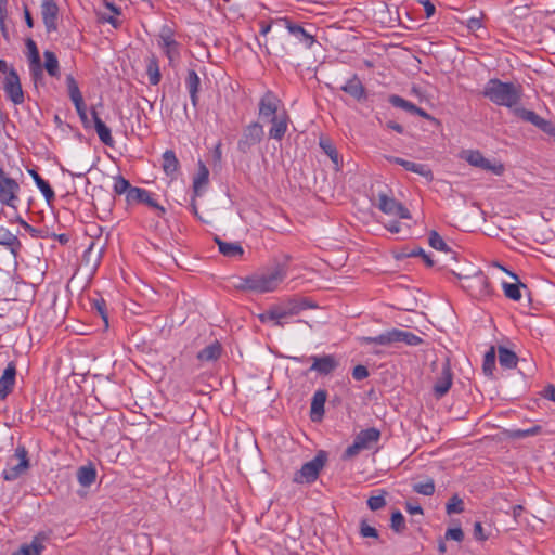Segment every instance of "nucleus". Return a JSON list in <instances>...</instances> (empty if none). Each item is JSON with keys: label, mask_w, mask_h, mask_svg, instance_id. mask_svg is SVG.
Wrapping results in <instances>:
<instances>
[{"label": "nucleus", "mask_w": 555, "mask_h": 555, "mask_svg": "<svg viewBox=\"0 0 555 555\" xmlns=\"http://www.w3.org/2000/svg\"><path fill=\"white\" fill-rule=\"evenodd\" d=\"M73 103L75 105V108L77 111V114H78L80 120L87 127L88 126V116H87V109H86V104L83 102V99H80Z\"/></svg>", "instance_id": "obj_55"}, {"label": "nucleus", "mask_w": 555, "mask_h": 555, "mask_svg": "<svg viewBox=\"0 0 555 555\" xmlns=\"http://www.w3.org/2000/svg\"><path fill=\"white\" fill-rule=\"evenodd\" d=\"M276 23L282 24L296 39H298L306 48L310 49L315 42L314 36L309 34L304 27L295 24L291 18L283 17Z\"/></svg>", "instance_id": "obj_16"}, {"label": "nucleus", "mask_w": 555, "mask_h": 555, "mask_svg": "<svg viewBox=\"0 0 555 555\" xmlns=\"http://www.w3.org/2000/svg\"><path fill=\"white\" fill-rule=\"evenodd\" d=\"M43 56H44V68L47 70V73L51 77L59 78L60 77V65H59V60H57L55 53L47 50V51H44Z\"/></svg>", "instance_id": "obj_39"}, {"label": "nucleus", "mask_w": 555, "mask_h": 555, "mask_svg": "<svg viewBox=\"0 0 555 555\" xmlns=\"http://www.w3.org/2000/svg\"><path fill=\"white\" fill-rule=\"evenodd\" d=\"M387 492L385 490L382 491L379 495H372L367 499V506L371 511H378L386 505V496Z\"/></svg>", "instance_id": "obj_52"}, {"label": "nucleus", "mask_w": 555, "mask_h": 555, "mask_svg": "<svg viewBox=\"0 0 555 555\" xmlns=\"http://www.w3.org/2000/svg\"><path fill=\"white\" fill-rule=\"evenodd\" d=\"M341 90L352 98H354L357 101H362L366 99V91L359 79L357 75H353L343 87Z\"/></svg>", "instance_id": "obj_23"}, {"label": "nucleus", "mask_w": 555, "mask_h": 555, "mask_svg": "<svg viewBox=\"0 0 555 555\" xmlns=\"http://www.w3.org/2000/svg\"><path fill=\"white\" fill-rule=\"evenodd\" d=\"M361 344L391 346L393 344L403 343L408 346H418L423 339L412 332L392 328L374 337H360Z\"/></svg>", "instance_id": "obj_3"}, {"label": "nucleus", "mask_w": 555, "mask_h": 555, "mask_svg": "<svg viewBox=\"0 0 555 555\" xmlns=\"http://www.w3.org/2000/svg\"><path fill=\"white\" fill-rule=\"evenodd\" d=\"M513 113L520 119L532 124L546 134H555V125L539 116L535 112L526 109L524 107H516Z\"/></svg>", "instance_id": "obj_13"}, {"label": "nucleus", "mask_w": 555, "mask_h": 555, "mask_svg": "<svg viewBox=\"0 0 555 555\" xmlns=\"http://www.w3.org/2000/svg\"><path fill=\"white\" fill-rule=\"evenodd\" d=\"M360 534L363 538L378 539L379 533L376 528L370 526L365 520L360 522Z\"/></svg>", "instance_id": "obj_53"}, {"label": "nucleus", "mask_w": 555, "mask_h": 555, "mask_svg": "<svg viewBox=\"0 0 555 555\" xmlns=\"http://www.w3.org/2000/svg\"><path fill=\"white\" fill-rule=\"evenodd\" d=\"M91 115L99 139L102 143L112 147L114 145V139L111 134V129L102 121L94 108L91 109Z\"/></svg>", "instance_id": "obj_24"}, {"label": "nucleus", "mask_w": 555, "mask_h": 555, "mask_svg": "<svg viewBox=\"0 0 555 555\" xmlns=\"http://www.w3.org/2000/svg\"><path fill=\"white\" fill-rule=\"evenodd\" d=\"M320 147L331 158L336 167L339 166V154L334 146L333 142L328 138H321L319 142Z\"/></svg>", "instance_id": "obj_41"}, {"label": "nucleus", "mask_w": 555, "mask_h": 555, "mask_svg": "<svg viewBox=\"0 0 555 555\" xmlns=\"http://www.w3.org/2000/svg\"><path fill=\"white\" fill-rule=\"evenodd\" d=\"M41 16L48 33L57 29L59 7L55 0H42Z\"/></svg>", "instance_id": "obj_17"}, {"label": "nucleus", "mask_w": 555, "mask_h": 555, "mask_svg": "<svg viewBox=\"0 0 555 555\" xmlns=\"http://www.w3.org/2000/svg\"><path fill=\"white\" fill-rule=\"evenodd\" d=\"M24 18H25L26 25L29 28H33L34 27V18H33L31 13L26 4L24 5Z\"/></svg>", "instance_id": "obj_61"}, {"label": "nucleus", "mask_w": 555, "mask_h": 555, "mask_svg": "<svg viewBox=\"0 0 555 555\" xmlns=\"http://www.w3.org/2000/svg\"><path fill=\"white\" fill-rule=\"evenodd\" d=\"M380 439V431L371 427L361 430L352 442L344 452L343 460H351L356 457L361 451L371 449Z\"/></svg>", "instance_id": "obj_5"}, {"label": "nucleus", "mask_w": 555, "mask_h": 555, "mask_svg": "<svg viewBox=\"0 0 555 555\" xmlns=\"http://www.w3.org/2000/svg\"><path fill=\"white\" fill-rule=\"evenodd\" d=\"M389 103L393 105L395 107L402 108L411 114L414 113L416 105L413 104L410 101H406L405 99L401 98L400 95L392 94L388 99Z\"/></svg>", "instance_id": "obj_46"}, {"label": "nucleus", "mask_w": 555, "mask_h": 555, "mask_svg": "<svg viewBox=\"0 0 555 555\" xmlns=\"http://www.w3.org/2000/svg\"><path fill=\"white\" fill-rule=\"evenodd\" d=\"M461 158L465 159L469 165L474 167L491 171L496 176H501L504 172L503 164H492L489 159L485 158L481 152L478 150H465L461 153Z\"/></svg>", "instance_id": "obj_10"}, {"label": "nucleus", "mask_w": 555, "mask_h": 555, "mask_svg": "<svg viewBox=\"0 0 555 555\" xmlns=\"http://www.w3.org/2000/svg\"><path fill=\"white\" fill-rule=\"evenodd\" d=\"M413 491L426 496L433 495L435 493V482L431 478H428L423 482L414 483Z\"/></svg>", "instance_id": "obj_47"}, {"label": "nucleus", "mask_w": 555, "mask_h": 555, "mask_svg": "<svg viewBox=\"0 0 555 555\" xmlns=\"http://www.w3.org/2000/svg\"><path fill=\"white\" fill-rule=\"evenodd\" d=\"M215 242L218 245L219 253L224 257L241 258L244 254V249L240 243L224 242L218 236L215 237Z\"/></svg>", "instance_id": "obj_26"}, {"label": "nucleus", "mask_w": 555, "mask_h": 555, "mask_svg": "<svg viewBox=\"0 0 555 555\" xmlns=\"http://www.w3.org/2000/svg\"><path fill=\"white\" fill-rule=\"evenodd\" d=\"M157 44L168 59L169 66L176 67L181 59V43L175 39L173 29L164 25L157 36Z\"/></svg>", "instance_id": "obj_4"}, {"label": "nucleus", "mask_w": 555, "mask_h": 555, "mask_svg": "<svg viewBox=\"0 0 555 555\" xmlns=\"http://www.w3.org/2000/svg\"><path fill=\"white\" fill-rule=\"evenodd\" d=\"M387 160L402 166L408 171H411V172H414V173H417V175L424 177L427 181H431L434 178L433 171L425 164L414 163V162L405 160L403 158L395 157V156H388Z\"/></svg>", "instance_id": "obj_19"}, {"label": "nucleus", "mask_w": 555, "mask_h": 555, "mask_svg": "<svg viewBox=\"0 0 555 555\" xmlns=\"http://www.w3.org/2000/svg\"><path fill=\"white\" fill-rule=\"evenodd\" d=\"M3 90L7 96L15 104H22L25 100L20 76L15 69H12L3 79Z\"/></svg>", "instance_id": "obj_12"}, {"label": "nucleus", "mask_w": 555, "mask_h": 555, "mask_svg": "<svg viewBox=\"0 0 555 555\" xmlns=\"http://www.w3.org/2000/svg\"><path fill=\"white\" fill-rule=\"evenodd\" d=\"M326 453L319 451L318 454L309 462L305 463L301 468L295 473L293 481L296 483H312L314 482L321 469L326 463Z\"/></svg>", "instance_id": "obj_6"}, {"label": "nucleus", "mask_w": 555, "mask_h": 555, "mask_svg": "<svg viewBox=\"0 0 555 555\" xmlns=\"http://www.w3.org/2000/svg\"><path fill=\"white\" fill-rule=\"evenodd\" d=\"M258 106V115L262 120H267L282 113H287L286 109L283 108L280 98L271 90L264 92V94L260 98Z\"/></svg>", "instance_id": "obj_9"}, {"label": "nucleus", "mask_w": 555, "mask_h": 555, "mask_svg": "<svg viewBox=\"0 0 555 555\" xmlns=\"http://www.w3.org/2000/svg\"><path fill=\"white\" fill-rule=\"evenodd\" d=\"M429 245L437 249V250H441V251H444L446 254H448L450 256V259L451 260H454L456 261L457 260V254L455 251H453L448 245L447 243L443 241V238L436 232V231H431L429 233Z\"/></svg>", "instance_id": "obj_36"}, {"label": "nucleus", "mask_w": 555, "mask_h": 555, "mask_svg": "<svg viewBox=\"0 0 555 555\" xmlns=\"http://www.w3.org/2000/svg\"><path fill=\"white\" fill-rule=\"evenodd\" d=\"M310 360L312 361L310 371H314L320 375H328L338 366L337 360L332 354L323 357L312 356Z\"/></svg>", "instance_id": "obj_20"}, {"label": "nucleus", "mask_w": 555, "mask_h": 555, "mask_svg": "<svg viewBox=\"0 0 555 555\" xmlns=\"http://www.w3.org/2000/svg\"><path fill=\"white\" fill-rule=\"evenodd\" d=\"M282 306L286 310V314H288L289 318L295 317L299 314L302 310L312 307V305H310L308 300L301 298L288 299L287 301L283 302Z\"/></svg>", "instance_id": "obj_34"}, {"label": "nucleus", "mask_w": 555, "mask_h": 555, "mask_svg": "<svg viewBox=\"0 0 555 555\" xmlns=\"http://www.w3.org/2000/svg\"><path fill=\"white\" fill-rule=\"evenodd\" d=\"M289 317L286 314V310L282 305L273 306L259 315V319L262 323L272 321L278 326H283V320Z\"/></svg>", "instance_id": "obj_25"}, {"label": "nucleus", "mask_w": 555, "mask_h": 555, "mask_svg": "<svg viewBox=\"0 0 555 555\" xmlns=\"http://www.w3.org/2000/svg\"><path fill=\"white\" fill-rule=\"evenodd\" d=\"M43 550V545L36 538L30 544L23 545L17 552L12 555H40Z\"/></svg>", "instance_id": "obj_43"}, {"label": "nucleus", "mask_w": 555, "mask_h": 555, "mask_svg": "<svg viewBox=\"0 0 555 555\" xmlns=\"http://www.w3.org/2000/svg\"><path fill=\"white\" fill-rule=\"evenodd\" d=\"M367 376H369V370H367L366 366L359 364V365L353 367L352 377L356 380H363Z\"/></svg>", "instance_id": "obj_57"}, {"label": "nucleus", "mask_w": 555, "mask_h": 555, "mask_svg": "<svg viewBox=\"0 0 555 555\" xmlns=\"http://www.w3.org/2000/svg\"><path fill=\"white\" fill-rule=\"evenodd\" d=\"M162 167L164 172L169 177H173L178 172L180 164L172 150L164 152Z\"/></svg>", "instance_id": "obj_32"}, {"label": "nucleus", "mask_w": 555, "mask_h": 555, "mask_svg": "<svg viewBox=\"0 0 555 555\" xmlns=\"http://www.w3.org/2000/svg\"><path fill=\"white\" fill-rule=\"evenodd\" d=\"M482 94L499 106L516 108L521 100V86L513 82H503L500 79H490L483 88Z\"/></svg>", "instance_id": "obj_2"}, {"label": "nucleus", "mask_w": 555, "mask_h": 555, "mask_svg": "<svg viewBox=\"0 0 555 555\" xmlns=\"http://www.w3.org/2000/svg\"><path fill=\"white\" fill-rule=\"evenodd\" d=\"M26 47L28 49L29 61H30V70L34 79H37L42 75V69L40 65V55L37 49V46L33 39H28L26 41Z\"/></svg>", "instance_id": "obj_27"}, {"label": "nucleus", "mask_w": 555, "mask_h": 555, "mask_svg": "<svg viewBox=\"0 0 555 555\" xmlns=\"http://www.w3.org/2000/svg\"><path fill=\"white\" fill-rule=\"evenodd\" d=\"M66 87L72 102H76L80 99H83L76 79L70 74L66 76Z\"/></svg>", "instance_id": "obj_45"}, {"label": "nucleus", "mask_w": 555, "mask_h": 555, "mask_svg": "<svg viewBox=\"0 0 555 555\" xmlns=\"http://www.w3.org/2000/svg\"><path fill=\"white\" fill-rule=\"evenodd\" d=\"M526 288V285L518 283H503L504 295L515 301H518L521 298L520 288Z\"/></svg>", "instance_id": "obj_42"}, {"label": "nucleus", "mask_w": 555, "mask_h": 555, "mask_svg": "<svg viewBox=\"0 0 555 555\" xmlns=\"http://www.w3.org/2000/svg\"><path fill=\"white\" fill-rule=\"evenodd\" d=\"M424 9H425L426 17H430L435 14L436 8L430 1L426 0L424 2Z\"/></svg>", "instance_id": "obj_62"}, {"label": "nucleus", "mask_w": 555, "mask_h": 555, "mask_svg": "<svg viewBox=\"0 0 555 555\" xmlns=\"http://www.w3.org/2000/svg\"><path fill=\"white\" fill-rule=\"evenodd\" d=\"M221 354V345L216 341L197 353V359L201 361H215Z\"/></svg>", "instance_id": "obj_40"}, {"label": "nucleus", "mask_w": 555, "mask_h": 555, "mask_svg": "<svg viewBox=\"0 0 555 555\" xmlns=\"http://www.w3.org/2000/svg\"><path fill=\"white\" fill-rule=\"evenodd\" d=\"M16 365L14 362H9L2 376L0 377V397L7 398L12 392L15 385Z\"/></svg>", "instance_id": "obj_21"}, {"label": "nucleus", "mask_w": 555, "mask_h": 555, "mask_svg": "<svg viewBox=\"0 0 555 555\" xmlns=\"http://www.w3.org/2000/svg\"><path fill=\"white\" fill-rule=\"evenodd\" d=\"M209 180V170L206 165L199 160L198 162V171L193 179V190L196 196L201 195V190L203 186L207 185Z\"/></svg>", "instance_id": "obj_35"}, {"label": "nucleus", "mask_w": 555, "mask_h": 555, "mask_svg": "<svg viewBox=\"0 0 555 555\" xmlns=\"http://www.w3.org/2000/svg\"><path fill=\"white\" fill-rule=\"evenodd\" d=\"M28 173L34 179L36 185L38 186V189L44 196L46 201L48 203H51L52 201H54L55 194H54V191L52 190V188L50 186V184L44 179H42L36 170L28 169Z\"/></svg>", "instance_id": "obj_33"}, {"label": "nucleus", "mask_w": 555, "mask_h": 555, "mask_svg": "<svg viewBox=\"0 0 555 555\" xmlns=\"http://www.w3.org/2000/svg\"><path fill=\"white\" fill-rule=\"evenodd\" d=\"M474 538L478 541H486L488 535L483 531L481 522L477 521L474 525Z\"/></svg>", "instance_id": "obj_58"}, {"label": "nucleus", "mask_w": 555, "mask_h": 555, "mask_svg": "<svg viewBox=\"0 0 555 555\" xmlns=\"http://www.w3.org/2000/svg\"><path fill=\"white\" fill-rule=\"evenodd\" d=\"M28 467L27 450L24 446H18L8 467L2 472V476L5 480L12 481L17 479Z\"/></svg>", "instance_id": "obj_7"}, {"label": "nucleus", "mask_w": 555, "mask_h": 555, "mask_svg": "<svg viewBox=\"0 0 555 555\" xmlns=\"http://www.w3.org/2000/svg\"><path fill=\"white\" fill-rule=\"evenodd\" d=\"M498 352H499V362H500L501 366H503L505 369L516 367L517 362H518V357L514 351L500 346L498 349Z\"/></svg>", "instance_id": "obj_38"}, {"label": "nucleus", "mask_w": 555, "mask_h": 555, "mask_svg": "<svg viewBox=\"0 0 555 555\" xmlns=\"http://www.w3.org/2000/svg\"><path fill=\"white\" fill-rule=\"evenodd\" d=\"M0 245L5 246L10 251L16 256L22 247L18 237L10 230L0 225Z\"/></svg>", "instance_id": "obj_28"}, {"label": "nucleus", "mask_w": 555, "mask_h": 555, "mask_svg": "<svg viewBox=\"0 0 555 555\" xmlns=\"http://www.w3.org/2000/svg\"><path fill=\"white\" fill-rule=\"evenodd\" d=\"M266 121L271 124L269 129V138L276 141L283 140L285 133L287 132L288 124L291 122L288 113L275 115Z\"/></svg>", "instance_id": "obj_18"}, {"label": "nucleus", "mask_w": 555, "mask_h": 555, "mask_svg": "<svg viewBox=\"0 0 555 555\" xmlns=\"http://www.w3.org/2000/svg\"><path fill=\"white\" fill-rule=\"evenodd\" d=\"M286 275V267L284 264L276 263L270 268L258 270L250 275L237 278V282L234 283V287L243 292H273L284 281Z\"/></svg>", "instance_id": "obj_1"}, {"label": "nucleus", "mask_w": 555, "mask_h": 555, "mask_svg": "<svg viewBox=\"0 0 555 555\" xmlns=\"http://www.w3.org/2000/svg\"><path fill=\"white\" fill-rule=\"evenodd\" d=\"M390 527L397 533H401L404 531L405 519H404L403 515L401 514V512L396 511L392 513L391 519H390Z\"/></svg>", "instance_id": "obj_50"}, {"label": "nucleus", "mask_w": 555, "mask_h": 555, "mask_svg": "<svg viewBox=\"0 0 555 555\" xmlns=\"http://www.w3.org/2000/svg\"><path fill=\"white\" fill-rule=\"evenodd\" d=\"M414 115H417V116H421L423 117L424 119H427V120H435V118L429 115L426 111H424L423 108L416 106L414 113Z\"/></svg>", "instance_id": "obj_63"}, {"label": "nucleus", "mask_w": 555, "mask_h": 555, "mask_svg": "<svg viewBox=\"0 0 555 555\" xmlns=\"http://www.w3.org/2000/svg\"><path fill=\"white\" fill-rule=\"evenodd\" d=\"M127 203L129 205L133 204H145L149 207L156 209L157 215L163 217L166 214V209L157 204L152 197L151 193L145 189L133 188L130 190V193L127 195Z\"/></svg>", "instance_id": "obj_15"}, {"label": "nucleus", "mask_w": 555, "mask_h": 555, "mask_svg": "<svg viewBox=\"0 0 555 555\" xmlns=\"http://www.w3.org/2000/svg\"><path fill=\"white\" fill-rule=\"evenodd\" d=\"M543 397L555 402V386L547 385L543 390Z\"/></svg>", "instance_id": "obj_59"}, {"label": "nucleus", "mask_w": 555, "mask_h": 555, "mask_svg": "<svg viewBox=\"0 0 555 555\" xmlns=\"http://www.w3.org/2000/svg\"><path fill=\"white\" fill-rule=\"evenodd\" d=\"M185 85L190 93L191 103L194 107L198 104V90L201 79L194 69H189L185 78Z\"/></svg>", "instance_id": "obj_30"}, {"label": "nucleus", "mask_w": 555, "mask_h": 555, "mask_svg": "<svg viewBox=\"0 0 555 555\" xmlns=\"http://www.w3.org/2000/svg\"><path fill=\"white\" fill-rule=\"evenodd\" d=\"M495 369V350L491 347L485 354L482 370L487 376H492Z\"/></svg>", "instance_id": "obj_44"}, {"label": "nucleus", "mask_w": 555, "mask_h": 555, "mask_svg": "<svg viewBox=\"0 0 555 555\" xmlns=\"http://www.w3.org/2000/svg\"><path fill=\"white\" fill-rule=\"evenodd\" d=\"M133 188L134 186H132L130 182L122 176H117L114 178V192L116 194H125L127 196L130 193V190Z\"/></svg>", "instance_id": "obj_48"}, {"label": "nucleus", "mask_w": 555, "mask_h": 555, "mask_svg": "<svg viewBox=\"0 0 555 555\" xmlns=\"http://www.w3.org/2000/svg\"><path fill=\"white\" fill-rule=\"evenodd\" d=\"M386 127L398 132V133H403V127L396 121H392V120L388 121L386 124Z\"/></svg>", "instance_id": "obj_64"}, {"label": "nucleus", "mask_w": 555, "mask_h": 555, "mask_svg": "<svg viewBox=\"0 0 555 555\" xmlns=\"http://www.w3.org/2000/svg\"><path fill=\"white\" fill-rule=\"evenodd\" d=\"M378 208L386 215L399 217L402 219H410L411 214L406 207H404L396 198L390 197L384 193L378 195Z\"/></svg>", "instance_id": "obj_14"}, {"label": "nucleus", "mask_w": 555, "mask_h": 555, "mask_svg": "<svg viewBox=\"0 0 555 555\" xmlns=\"http://www.w3.org/2000/svg\"><path fill=\"white\" fill-rule=\"evenodd\" d=\"M444 538L447 540H454L457 542H462L464 539V532L460 527L459 528H450L446 531Z\"/></svg>", "instance_id": "obj_56"}, {"label": "nucleus", "mask_w": 555, "mask_h": 555, "mask_svg": "<svg viewBox=\"0 0 555 555\" xmlns=\"http://www.w3.org/2000/svg\"><path fill=\"white\" fill-rule=\"evenodd\" d=\"M20 184L0 168V203L11 208H16Z\"/></svg>", "instance_id": "obj_8"}, {"label": "nucleus", "mask_w": 555, "mask_h": 555, "mask_svg": "<svg viewBox=\"0 0 555 555\" xmlns=\"http://www.w3.org/2000/svg\"><path fill=\"white\" fill-rule=\"evenodd\" d=\"M264 135L263 127L255 121L243 129L241 139L237 142V149L242 153H248L253 146L260 143Z\"/></svg>", "instance_id": "obj_11"}, {"label": "nucleus", "mask_w": 555, "mask_h": 555, "mask_svg": "<svg viewBox=\"0 0 555 555\" xmlns=\"http://www.w3.org/2000/svg\"><path fill=\"white\" fill-rule=\"evenodd\" d=\"M541 433V426H533L528 429H516L511 433V437L513 438H525L530 436H535Z\"/></svg>", "instance_id": "obj_54"}, {"label": "nucleus", "mask_w": 555, "mask_h": 555, "mask_svg": "<svg viewBox=\"0 0 555 555\" xmlns=\"http://www.w3.org/2000/svg\"><path fill=\"white\" fill-rule=\"evenodd\" d=\"M446 511L448 515L462 513L464 511L463 500L457 494H454L448 501L446 505Z\"/></svg>", "instance_id": "obj_49"}, {"label": "nucleus", "mask_w": 555, "mask_h": 555, "mask_svg": "<svg viewBox=\"0 0 555 555\" xmlns=\"http://www.w3.org/2000/svg\"><path fill=\"white\" fill-rule=\"evenodd\" d=\"M92 309H94L99 315L102 318L105 326L108 325V315L106 311V302L103 298H94L91 304Z\"/></svg>", "instance_id": "obj_51"}, {"label": "nucleus", "mask_w": 555, "mask_h": 555, "mask_svg": "<svg viewBox=\"0 0 555 555\" xmlns=\"http://www.w3.org/2000/svg\"><path fill=\"white\" fill-rule=\"evenodd\" d=\"M146 75L149 82L152 86H157L162 80V74L159 69L158 59L154 53H151L146 59Z\"/></svg>", "instance_id": "obj_29"}, {"label": "nucleus", "mask_w": 555, "mask_h": 555, "mask_svg": "<svg viewBox=\"0 0 555 555\" xmlns=\"http://www.w3.org/2000/svg\"><path fill=\"white\" fill-rule=\"evenodd\" d=\"M405 509L411 515L423 514V508L417 504H412L408 502L405 505Z\"/></svg>", "instance_id": "obj_60"}, {"label": "nucleus", "mask_w": 555, "mask_h": 555, "mask_svg": "<svg viewBox=\"0 0 555 555\" xmlns=\"http://www.w3.org/2000/svg\"><path fill=\"white\" fill-rule=\"evenodd\" d=\"M326 401V391L318 390L314 392L311 402V418L312 421L320 420L324 414V404Z\"/></svg>", "instance_id": "obj_31"}, {"label": "nucleus", "mask_w": 555, "mask_h": 555, "mask_svg": "<svg viewBox=\"0 0 555 555\" xmlns=\"http://www.w3.org/2000/svg\"><path fill=\"white\" fill-rule=\"evenodd\" d=\"M96 478V470L92 465L81 466L77 470V480L82 487L91 486Z\"/></svg>", "instance_id": "obj_37"}, {"label": "nucleus", "mask_w": 555, "mask_h": 555, "mask_svg": "<svg viewBox=\"0 0 555 555\" xmlns=\"http://www.w3.org/2000/svg\"><path fill=\"white\" fill-rule=\"evenodd\" d=\"M452 386V372L449 363H444L442 366L441 375L434 386V393L436 398H442Z\"/></svg>", "instance_id": "obj_22"}]
</instances>
